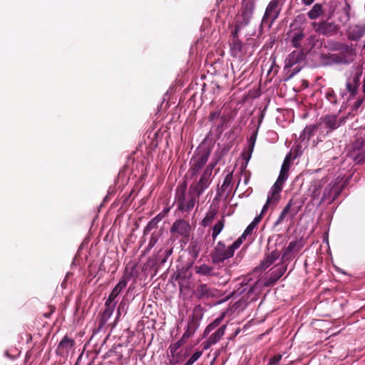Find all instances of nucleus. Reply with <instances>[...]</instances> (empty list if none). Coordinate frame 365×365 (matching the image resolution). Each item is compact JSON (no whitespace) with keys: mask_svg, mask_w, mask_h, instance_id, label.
<instances>
[{"mask_svg":"<svg viewBox=\"0 0 365 365\" xmlns=\"http://www.w3.org/2000/svg\"><path fill=\"white\" fill-rule=\"evenodd\" d=\"M290 166V155H288L285 157L284 162L282 163L279 175L272 187L268 195L267 202L262 207V214H264V212L267 210L268 207L272 203H275L278 201L279 198V192L282 189V186L285 180L288 178V171Z\"/></svg>","mask_w":365,"mask_h":365,"instance_id":"obj_1","label":"nucleus"},{"mask_svg":"<svg viewBox=\"0 0 365 365\" xmlns=\"http://www.w3.org/2000/svg\"><path fill=\"white\" fill-rule=\"evenodd\" d=\"M290 166V155H288L285 157L284 162L282 163L279 175L272 187L268 195L267 202L262 207V214H264V212L267 210L268 207L272 203H275L278 201L279 198V192L282 189V186L285 180L288 178V171Z\"/></svg>","mask_w":365,"mask_h":365,"instance_id":"obj_2","label":"nucleus"},{"mask_svg":"<svg viewBox=\"0 0 365 365\" xmlns=\"http://www.w3.org/2000/svg\"><path fill=\"white\" fill-rule=\"evenodd\" d=\"M242 245V239L238 238L232 245L226 247L224 244L218 243L215 247V252L212 256L213 262H222L226 259L232 257L235 251Z\"/></svg>","mask_w":365,"mask_h":365,"instance_id":"obj_3","label":"nucleus"},{"mask_svg":"<svg viewBox=\"0 0 365 365\" xmlns=\"http://www.w3.org/2000/svg\"><path fill=\"white\" fill-rule=\"evenodd\" d=\"M185 190V187L182 189V193L178 195L177 204L180 210L190 211L194 207L197 199L200 195H196V192L192 190V187H190L189 190V197L186 198L183 193Z\"/></svg>","mask_w":365,"mask_h":365,"instance_id":"obj_4","label":"nucleus"},{"mask_svg":"<svg viewBox=\"0 0 365 365\" xmlns=\"http://www.w3.org/2000/svg\"><path fill=\"white\" fill-rule=\"evenodd\" d=\"M217 162L210 163L204 170L198 183L192 187V190L196 192V195H200L202 192L208 187L210 182V176L212 169L215 166Z\"/></svg>","mask_w":365,"mask_h":365,"instance_id":"obj_5","label":"nucleus"},{"mask_svg":"<svg viewBox=\"0 0 365 365\" xmlns=\"http://www.w3.org/2000/svg\"><path fill=\"white\" fill-rule=\"evenodd\" d=\"M362 74L361 69L355 68L351 73L346 82L347 90L351 93L355 94L359 85V78Z\"/></svg>","mask_w":365,"mask_h":365,"instance_id":"obj_6","label":"nucleus"},{"mask_svg":"<svg viewBox=\"0 0 365 365\" xmlns=\"http://www.w3.org/2000/svg\"><path fill=\"white\" fill-rule=\"evenodd\" d=\"M190 230L191 227L189 222L183 220L175 221L170 229L171 232L177 233L185 237H189Z\"/></svg>","mask_w":365,"mask_h":365,"instance_id":"obj_7","label":"nucleus"},{"mask_svg":"<svg viewBox=\"0 0 365 365\" xmlns=\"http://www.w3.org/2000/svg\"><path fill=\"white\" fill-rule=\"evenodd\" d=\"M208 153H197L192 158L191 160V165L193 174L196 173L201 168L204 166L208 160Z\"/></svg>","mask_w":365,"mask_h":365,"instance_id":"obj_8","label":"nucleus"},{"mask_svg":"<svg viewBox=\"0 0 365 365\" xmlns=\"http://www.w3.org/2000/svg\"><path fill=\"white\" fill-rule=\"evenodd\" d=\"M365 34V25H352L347 31L349 39L357 41Z\"/></svg>","mask_w":365,"mask_h":365,"instance_id":"obj_9","label":"nucleus"},{"mask_svg":"<svg viewBox=\"0 0 365 365\" xmlns=\"http://www.w3.org/2000/svg\"><path fill=\"white\" fill-rule=\"evenodd\" d=\"M278 1L272 0L269 2L265 11L264 17L273 22L278 16Z\"/></svg>","mask_w":365,"mask_h":365,"instance_id":"obj_10","label":"nucleus"},{"mask_svg":"<svg viewBox=\"0 0 365 365\" xmlns=\"http://www.w3.org/2000/svg\"><path fill=\"white\" fill-rule=\"evenodd\" d=\"M252 9L245 8L242 13V15L238 17L237 24L235 26L236 31H239L242 26L247 25L252 18Z\"/></svg>","mask_w":365,"mask_h":365,"instance_id":"obj_11","label":"nucleus"},{"mask_svg":"<svg viewBox=\"0 0 365 365\" xmlns=\"http://www.w3.org/2000/svg\"><path fill=\"white\" fill-rule=\"evenodd\" d=\"M226 326L223 325L219 328L215 333H213L208 339L205 342L204 349H208L212 345L215 344L220 340L222 336L225 334Z\"/></svg>","mask_w":365,"mask_h":365,"instance_id":"obj_12","label":"nucleus"},{"mask_svg":"<svg viewBox=\"0 0 365 365\" xmlns=\"http://www.w3.org/2000/svg\"><path fill=\"white\" fill-rule=\"evenodd\" d=\"M126 285L127 280L125 278H122L112 290L111 293L110 294L107 299L106 304L113 302L116 298V297L120 293V292L126 287Z\"/></svg>","mask_w":365,"mask_h":365,"instance_id":"obj_13","label":"nucleus"},{"mask_svg":"<svg viewBox=\"0 0 365 365\" xmlns=\"http://www.w3.org/2000/svg\"><path fill=\"white\" fill-rule=\"evenodd\" d=\"M302 55L299 51L292 52L285 59V66L291 68L302 59Z\"/></svg>","mask_w":365,"mask_h":365,"instance_id":"obj_14","label":"nucleus"},{"mask_svg":"<svg viewBox=\"0 0 365 365\" xmlns=\"http://www.w3.org/2000/svg\"><path fill=\"white\" fill-rule=\"evenodd\" d=\"M339 125V124L334 115L326 116L319 124V126H325L329 128L330 130L336 128Z\"/></svg>","mask_w":365,"mask_h":365,"instance_id":"obj_15","label":"nucleus"},{"mask_svg":"<svg viewBox=\"0 0 365 365\" xmlns=\"http://www.w3.org/2000/svg\"><path fill=\"white\" fill-rule=\"evenodd\" d=\"M338 29V27L336 25H335L333 23L327 24V23H322L319 25V27L317 30L324 34H330V35L335 34Z\"/></svg>","mask_w":365,"mask_h":365,"instance_id":"obj_16","label":"nucleus"},{"mask_svg":"<svg viewBox=\"0 0 365 365\" xmlns=\"http://www.w3.org/2000/svg\"><path fill=\"white\" fill-rule=\"evenodd\" d=\"M263 215L264 214H262L261 212L259 215L255 217L253 221L247 226V227L243 232L242 235L240 238H241L242 240L245 239L247 236L250 235L252 232L253 230L257 226V225L260 222Z\"/></svg>","mask_w":365,"mask_h":365,"instance_id":"obj_17","label":"nucleus"},{"mask_svg":"<svg viewBox=\"0 0 365 365\" xmlns=\"http://www.w3.org/2000/svg\"><path fill=\"white\" fill-rule=\"evenodd\" d=\"M324 12L323 7L319 4H316L308 12L307 15L310 19H316L319 18Z\"/></svg>","mask_w":365,"mask_h":365,"instance_id":"obj_18","label":"nucleus"},{"mask_svg":"<svg viewBox=\"0 0 365 365\" xmlns=\"http://www.w3.org/2000/svg\"><path fill=\"white\" fill-rule=\"evenodd\" d=\"M197 294L199 297H208L212 295V293L207 285L200 284L197 287Z\"/></svg>","mask_w":365,"mask_h":365,"instance_id":"obj_19","label":"nucleus"},{"mask_svg":"<svg viewBox=\"0 0 365 365\" xmlns=\"http://www.w3.org/2000/svg\"><path fill=\"white\" fill-rule=\"evenodd\" d=\"M242 44L238 39H234L231 45L232 53L235 56H237L242 51Z\"/></svg>","mask_w":365,"mask_h":365,"instance_id":"obj_20","label":"nucleus"},{"mask_svg":"<svg viewBox=\"0 0 365 365\" xmlns=\"http://www.w3.org/2000/svg\"><path fill=\"white\" fill-rule=\"evenodd\" d=\"M322 186V181H315L311 185L309 191L312 192L314 197L319 196Z\"/></svg>","mask_w":365,"mask_h":365,"instance_id":"obj_21","label":"nucleus"},{"mask_svg":"<svg viewBox=\"0 0 365 365\" xmlns=\"http://www.w3.org/2000/svg\"><path fill=\"white\" fill-rule=\"evenodd\" d=\"M279 256V255L275 252H273L269 255H268L262 262V266L264 268H267L271 265L274 262L276 261L277 259H278Z\"/></svg>","mask_w":365,"mask_h":365,"instance_id":"obj_22","label":"nucleus"},{"mask_svg":"<svg viewBox=\"0 0 365 365\" xmlns=\"http://www.w3.org/2000/svg\"><path fill=\"white\" fill-rule=\"evenodd\" d=\"M195 269L196 273L202 275H210L212 272V268L206 264L195 266Z\"/></svg>","mask_w":365,"mask_h":365,"instance_id":"obj_23","label":"nucleus"},{"mask_svg":"<svg viewBox=\"0 0 365 365\" xmlns=\"http://www.w3.org/2000/svg\"><path fill=\"white\" fill-rule=\"evenodd\" d=\"M285 271H286V268L284 266L280 265V266L277 267L275 269V270H274L271 274L272 275H273L272 280L277 281L278 279H279L284 274Z\"/></svg>","mask_w":365,"mask_h":365,"instance_id":"obj_24","label":"nucleus"},{"mask_svg":"<svg viewBox=\"0 0 365 365\" xmlns=\"http://www.w3.org/2000/svg\"><path fill=\"white\" fill-rule=\"evenodd\" d=\"M222 317H218L210 324L205 330L204 334H208L212 330L217 327L222 322Z\"/></svg>","mask_w":365,"mask_h":365,"instance_id":"obj_25","label":"nucleus"},{"mask_svg":"<svg viewBox=\"0 0 365 365\" xmlns=\"http://www.w3.org/2000/svg\"><path fill=\"white\" fill-rule=\"evenodd\" d=\"M224 227V221H219L213 227V231L212 234V238L215 240L217 236L220 233Z\"/></svg>","mask_w":365,"mask_h":365,"instance_id":"obj_26","label":"nucleus"},{"mask_svg":"<svg viewBox=\"0 0 365 365\" xmlns=\"http://www.w3.org/2000/svg\"><path fill=\"white\" fill-rule=\"evenodd\" d=\"M318 128V126L315 125H308L304 129V131H303V138H309L311 135L312 134V133Z\"/></svg>","mask_w":365,"mask_h":365,"instance_id":"obj_27","label":"nucleus"},{"mask_svg":"<svg viewBox=\"0 0 365 365\" xmlns=\"http://www.w3.org/2000/svg\"><path fill=\"white\" fill-rule=\"evenodd\" d=\"M215 212H214V211L209 212L206 215V216L204 217V219L202 220V225L204 226L208 225L213 220V219L215 218Z\"/></svg>","mask_w":365,"mask_h":365,"instance_id":"obj_28","label":"nucleus"},{"mask_svg":"<svg viewBox=\"0 0 365 365\" xmlns=\"http://www.w3.org/2000/svg\"><path fill=\"white\" fill-rule=\"evenodd\" d=\"M202 355V351H195L191 357L187 360V361L185 363V365H192L194 364Z\"/></svg>","mask_w":365,"mask_h":365,"instance_id":"obj_29","label":"nucleus"},{"mask_svg":"<svg viewBox=\"0 0 365 365\" xmlns=\"http://www.w3.org/2000/svg\"><path fill=\"white\" fill-rule=\"evenodd\" d=\"M194 330H192L190 325L187 327V330L182 336L180 340L182 342L185 343V341L194 334Z\"/></svg>","mask_w":365,"mask_h":365,"instance_id":"obj_30","label":"nucleus"},{"mask_svg":"<svg viewBox=\"0 0 365 365\" xmlns=\"http://www.w3.org/2000/svg\"><path fill=\"white\" fill-rule=\"evenodd\" d=\"M303 37H304V35L302 33L299 32V33L296 34L292 38L293 46L295 47H298L299 41L302 39Z\"/></svg>","mask_w":365,"mask_h":365,"instance_id":"obj_31","label":"nucleus"},{"mask_svg":"<svg viewBox=\"0 0 365 365\" xmlns=\"http://www.w3.org/2000/svg\"><path fill=\"white\" fill-rule=\"evenodd\" d=\"M289 208H290V205H287L284 207V210H282V212H281V214H280V215H279V218H278V220H277V224H279V223H281V222L283 221V220H284V217H285V216L287 215V214L289 212Z\"/></svg>","mask_w":365,"mask_h":365,"instance_id":"obj_32","label":"nucleus"},{"mask_svg":"<svg viewBox=\"0 0 365 365\" xmlns=\"http://www.w3.org/2000/svg\"><path fill=\"white\" fill-rule=\"evenodd\" d=\"M73 345V341L71 339L64 338L60 344V346L62 347H71Z\"/></svg>","mask_w":365,"mask_h":365,"instance_id":"obj_33","label":"nucleus"},{"mask_svg":"<svg viewBox=\"0 0 365 365\" xmlns=\"http://www.w3.org/2000/svg\"><path fill=\"white\" fill-rule=\"evenodd\" d=\"M281 359H282V355H280V354H277V355L274 356L272 359H270L269 365L277 364L279 363V361L281 360Z\"/></svg>","mask_w":365,"mask_h":365,"instance_id":"obj_34","label":"nucleus"},{"mask_svg":"<svg viewBox=\"0 0 365 365\" xmlns=\"http://www.w3.org/2000/svg\"><path fill=\"white\" fill-rule=\"evenodd\" d=\"M184 344V342H182V341L180 339L178 341H177L176 343L170 345V351L171 353H174L180 346H181L182 344Z\"/></svg>","mask_w":365,"mask_h":365,"instance_id":"obj_35","label":"nucleus"},{"mask_svg":"<svg viewBox=\"0 0 365 365\" xmlns=\"http://www.w3.org/2000/svg\"><path fill=\"white\" fill-rule=\"evenodd\" d=\"M314 1V0H302V3L306 6L311 5Z\"/></svg>","mask_w":365,"mask_h":365,"instance_id":"obj_36","label":"nucleus"},{"mask_svg":"<svg viewBox=\"0 0 365 365\" xmlns=\"http://www.w3.org/2000/svg\"><path fill=\"white\" fill-rule=\"evenodd\" d=\"M253 147H254V144H252V145H251V147H250V153H252V152ZM250 156H251V153H250V154L248 155V157H247V159H246V160H247V161H248V160H250Z\"/></svg>","mask_w":365,"mask_h":365,"instance_id":"obj_37","label":"nucleus"},{"mask_svg":"<svg viewBox=\"0 0 365 365\" xmlns=\"http://www.w3.org/2000/svg\"><path fill=\"white\" fill-rule=\"evenodd\" d=\"M363 88H364V91L365 92V79H364V81Z\"/></svg>","mask_w":365,"mask_h":365,"instance_id":"obj_38","label":"nucleus"},{"mask_svg":"<svg viewBox=\"0 0 365 365\" xmlns=\"http://www.w3.org/2000/svg\"><path fill=\"white\" fill-rule=\"evenodd\" d=\"M360 103H361V102H360V101H358V102L356 103V107L359 106Z\"/></svg>","mask_w":365,"mask_h":365,"instance_id":"obj_39","label":"nucleus"}]
</instances>
